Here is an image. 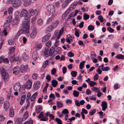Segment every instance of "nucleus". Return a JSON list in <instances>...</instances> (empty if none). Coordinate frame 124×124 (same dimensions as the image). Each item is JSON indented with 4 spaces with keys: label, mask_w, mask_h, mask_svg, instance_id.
<instances>
[{
    "label": "nucleus",
    "mask_w": 124,
    "mask_h": 124,
    "mask_svg": "<svg viewBox=\"0 0 124 124\" xmlns=\"http://www.w3.org/2000/svg\"><path fill=\"white\" fill-rule=\"evenodd\" d=\"M29 21V19H28L26 20L23 22L22 25V29L19 30L15 36L16 38H18V37L23 33L25 34L28 36L29 35V31L30 30V26L28 24Z\"/></svg>",
    "instance_id": "f257e3e1"
},
{
    "label": "nucleus",
    "mask_w": 124,
    "mask_h": 124,
    "mask_svg": "<svg viewBox=\"0 0 124 124\" xmlns=\"http://www.w3.org/2000/svg\"><path fill=\"white\" fill-rule=\"evenodd\" d=\"M55 50V48L53 46L51 47L50 50H49L48 48L46 47L45 49L44 54L46 57L50 56L54 54Z\"/></svg>",
    "instance_id": "f03ea898"
},
{
    "label": "nucleus",
    "mask_w": 124,
    "mask_h": 124,
    "mask_svg": "<svg viewBox=\"0 0 124 124\" xmlns=\"http://www.w3.org/2000/svg\"><path fill=\"white\" fill-rule=\"evenodd\" d=\"M0 73L2 75V77L4 80L8 81L9 79L8 75L5 69L2 67L0 69Z\"/></svg>",
    "instance_id": "7ed1b4c3"
},
{
    "label": "nucleus",
    "mask_w": 124,
    "mask_h": 124,
    "mask_svg": "<svg viewBox=\"0 0 124 124\" xmlns=\"http://www.w3.org/2000/svg\"><path fill=\"white\" fill-rule=\"evenodd\" d=\"M28 13L27 11L25 9H23L21 12L20 16L21 17H23L24 18L23 21L26 20L28 19H29L30 21V18L28 17Z\"/></svg>",
    "instance_id": "20e7f679"
},
{
    "label": "nucleus",
    "mask_w": 124,
    "mask_h": 124,
    "mask_svg": "<svg viewBox=\"0 0 124 124\" xmlns=\"http://www.w3.org/2000/svg\"><path fill=\"white\" fill-rule=\"evenodd\" d=\"M11 3L13 4V6L14 8L19 7L22 4L21 0H11Z\"/></svg>",
    "instance_id": "39448f33"
},
{
    "label": "nucleus",
    "mask_w": 124,
    "mask_h": 124,
    "mask_svg": "<svg viewBox=\"0 0 124 124\" xmlns=\"http://www.w3.org/2000/svg\"><path fill=\"white\" fill-rule=\"evenodd\" d=\"M46 9L52 15H54L55 13V8L54 5L52 4L48 5L46 7Z\"/></svg>",
    "instance_id": "423d86ee"
},
{
    "label": "nucleus",
    "mask_w": 124,
    "mask_h": 124,
    "mask_svg": "<svg viewBox=\"0 0 124 124\" xmlns=\"http://www.w3.org/2000/svg\"><path fill=\"white\" fill-rule=\"evenodd\" d=\"M32 85V83L31 80H29L26 82V83L23 85V87L24 88H26L27 89H29L31 88Z\"/></svg>",
    "instance_id": "0eeeda50"
},
{
    "label": "nucleus",
    "mask_w": 124,
    "mask_h": 124,
    "mask_svg": "<svg viewBox=\"0 0 124 124\" xmlns=\"http://www.w3.org/2000/svg\"><path fill=\"white\" fill-rule=\"evenodd\" d=\"M13 89L15 91L20 92L21 90V86L19 83H16L14 86Z\"/></svg>",
    "instance_id": "6e6552de"
},
{
    "label": "nucleus",
    "mask_w": 124,
    "mask_h": 124,
    "mask_svg": "<svg viewBox=\"0 0 124 124\" xmlns=\"http://www.w3.org/2000/svg\"><path fill=\"white\" fill-rule=\"evenodd\" d=\"M13 73L15 74L16 75H18L19 73L21 72L20 68L18 66L15 67L13 69Z\"/></svg>",
    "instance_id": "1a4fd4ad"
},
{
    "label": "nucleus",
    "mask_w": 124,
    "mask_h": 124,
    "mask_svg": "<svg viewBox=\"0 0 124 124\" xmlns=\"http://www.w3.org/2000/svg\"><path fill=\"white\" fill-rule=\"evenodd\" d=\"M37 30L36 28L34 27L30 34V37L31 38H34L37 34Z\"/></svg>",
    "instance_id": "9d476101"
},
{
    "label": "nucleus",
    "mask_w": 124,
    "mask_h": 124,
    "mask_svg": "<svg viewBox=\"0 0 124 124\" xmlns=\"http://www.w3.org/2000/svg\"><path fill=\"white\" fill-rule=\"evenodd\" d=\"M15 19L14 21L15 23H17L19 20V15L18 12L17 11L15 12L14 14Z\"/></svg>",
    "instance_id": "9b49d317"
},
{
    "label": "nucleus",
    "mask_w": 124,
    "mask_h": 124,
    "mask_svg": "<svg viewBox=\"0 0 124 124\" xmlns=\"http://www.w3.org/2000/svg\"><path fill=\"white\" fill-rule=\"evenodd\" d=\"M10 61L11 62H13L14 61H17L19 59V58L18 56H16L15 55L10 56L9 57Z\"/></svg>",
    "instance_id": "f8f14e48"
},
{
    "label": "nucleus",
    "mask_w": 124,
    "mask_h": 124,
    "mask_svg": "<svg viewBox=\"0 0 124 124\" xmlns=\"http://www.w3.org/2000/svg\"><path fill=\"white\" fill-rule=\"evenodd\" d=\"M28 67L27 65H21L20 68L21 72L22 73L25 72L27 70Z\"/></svg>",
    "instance_id": "ddd939ff"
},
{
    "label": "nucleus",
    "mask_w": 124,
    "mask_h": 124,
    "mask_svg": "<svg viewBox=\"0 0 124 124\" xmlns=\"http://www.w3.org/2000/svg\"><path fill=\"white\" fill-rule=\"evenodd\" d=\"M10 106V104L9 102L8 101H5L4 105V108L5 111H7Z\"/></svg>",
    "instance_id": "4468645a"
},
{
    "label": "nucleus",
    "mask_w": 124,
    "mask_h": 124,
    "mask_svg": "<svg viewBox=\"0 0 124 124\" xmlns=\"http://www.w3.org/2000/svg\"><path fill=\"white\" fill-rule=\"evenodd\" d=\"M101 103V105L102 107V110L103 111H104L107 108V104L105 101L102 102Z\"/></svg>",
    "instance_id": "2eb2a0df"
},
{
    "label": "nucleus",
    "mask_w": 124,
    "mask_h": 124,
    "mask_svg": "<svg viewBox=\"0 0 124 124\" xmlns=\"http://www.w3.org/2000/svg\"><path fill=\"white\" fill-rule=\"evenodd\" d=\"M32 57L33 59L34 60H36L38 58V55L36 51H35L33 53Z\"/></svg>",
    "instance_id": "dca6fc26"
},
{
    "label": "nucleus",
    "mask_w": 124,
    "mask_h": 124,
    "mask_svg": "<svg viewBox=\"0 0 124 124\" xmlns=\"http://www.w3.org/2000/svg\"><path fill=\"white\" fill-rule=\"evenodd\" d=\"M50 36V34L48 33L43 37L42 39V42H45L48 40Z\"/></svg>",
    "instance_id": "f3484780"
},
{
    "label": "nucleus",
    "mask_w": 124,
    "mask_h": 124,
    "mask_svg": "<svg viewBox=\"0 0 124 124\" xmlns=\"http://www.w3.org/2000/svg\"><path fill=\"white\" fill-rule=\"evenodd\" d=\"M78 4V2L77 1H75L73 3L71 4L70 6V9L72 10L73 9H74Z\"/></svg>",
    "instance_id": "a211bd4d"
},
{
    "label": "nucleus",
    "mask_w": 124,
    "mask_h": 124,
    "mask_svg": "<svg viewBox=\"0 0 124 124\" xmlns=\"http://www.w3.org/2000/svg\"><path fill=\"white\" fill-rule=\"evenodd\" d=\"M59 22L58 20H57L55 21H54L51 24V25L53 27V28H55L57 26L58 24L59 23Z\"/></svg>",
    "instance_id": "6ab92c4d"
},
{
    "label": "nucleus",
    "mask_w": 124,
    "mask_h": 124,
    "mask_svg": "<svg viewBox=\"0 0 124 124\" xmlns=\"http://www.w3.org/2000/svg\"><path fill=\"white\" fill-rule=\"evenodd\" d=\"M22 57L24 61H27L29 59V56L26 55V54L24 53L22 55Z\"/></svg>",
    "instance_id": "aec40b11"
},
{
    "label": "nucleus",
    "mask_w": 124,
    "mask_h": 124,
    "mask_svg": "<svg viewBox=\"0 0 124 124\" xmlns=\"http://www.w3.org/2000/svg\"><path fill=\"white\" fill-rule=\"evenodd\" d=\"M14 115V110L12 107L10 108L9 110V116L11 117H13Z\"/></svg>",
    "instance_id": "412c9836"
},
{
    "label": "nucleus",
    "mask_w": 124,
    "mask_h": 124,
    "mask_svg": "<svg viewBox=\"0 0 124 124\" xmlns=\"http://www.w3.org/2000/svg\"><path fill=\"white\" fill-rule=\"evenodd\" d=\"M54 15H52L51 16L47 19L46 23L47 24L50 23L51 21L54 19Z\"/></svg>",
    "instance_id": "4be33fe9"
},
{
    "label": "nucleus",
    "mask_w": 124,
    "mask_h": 124,
    "mask_svg": "<svg viewBox=\"0 0 124 124\" xmlns=\"http://www.w3.org/2000/svg\"><path fill=\"white\" fill-rule=\"evenodd\" d=\"M40 82L39 81H38L36 82L35 86L34 87V89L35 90H38L40 86Z\"/></svg>",
    "instance_id": "5701e85b"
},
{
    "label": "nucleus",
    "mask_w": 124,
    "mask_h": 124,
    "mask_svg": "<svg viewBox=\"0 0 124 124\" xmlns=\"http://www.w3.org/2000/svg\"><path fill=\"white\" fill-rule=\"evenodd\" d=\"M56 104L57 107L59 108H62L63 106L62 103L61 101H57Z\"/></svg>",
    "instance_id": "b1692460"
},
{
    "label": "nucleus",
    "mask_w": 124,
    "mask_h": 124,
    "mask_svg": "<svg viewBox=\"0 0 124 124\" xmlns=\"http://www.w3.org/2000/svg\"><path fill=\"white\" fill-rule=\"evenodd\" d=\"M52 85L54 87H55L58 85V82L55 79L53 80L52 81Z\"/></svg>",
    "instance_id": "393cba45"
},
{
    "label": "nucleus",
    "mask_w": 124,
    "mask_h": 124,
    "mask_svg": "<svg viewBox=\"0 0 124 124\" xmlns=\"http://www.w3.org/2000/svg\"><path fill=\"white\" fill-rule=\"evenodd\" d=\"M38 94L37 92H35L31 96V101H33L35 99Z\"/></svg>",
    "instance_id": "a878e982"
},
{
    "label": "nucleus",
    "mask_w": 124,
    "mask_h": 124,
    "mask_svg": "<svg viewBox=\"0 0 124 124\" xmlns=\"http://www.w3.org/2000/svg\"><path fill=\"white\" fill-rule=\"evenodd\" d=\"M24 3L25 6L27 7L31 4V0H25Z\"/></svg>",
    "instance_id": "bb28decb"
},
{
    "label": "nucleus",
    "mask_w": 124,
    "mask_h": 124,
    "mask_svg": "<svg viewBox=\"0 0 124 124\" xmlns=\"http://www.w3.org/2000/svg\"><path fill=\"white\" fill-rule=\"evenodd\" d=\"M29 14L30 16L33 15L35 14V12L32 9H30L28 11Z\"/></svg>",
    "instance_id": "cd10ccee"
},
{
    "label": "nucleus",
    "mask_w": 124,
    "mask_h": 124,
    "mask_svg": "<svg viewBox=\"0 0 124 124\" xmlns=\"http://www.w3.org/2000/svg\"><path fill=\"white\" fill-rule=\"evenodd\" d=\"M57 34H57V33H56V34L54 33V36H53V37H52V38H56V37H57L56 39V40H57V39H59L61 37V34H60V33H58V35L57 36Z\"/></svg>",
    "instance_id": "c85d7f7f"
},
{
    "label": "nucleus",
    "mask_w": 124,
    "mask_h": 124,
    "mask_svg": "<svg viewBox=\"0 0 124 124\" xmlns=\"http://www.w3.org/2000/svg\"><path fill=\"white\" fill-rule=\"evenodd\" d=\"M89 15H87L85 13L83 15V19L85 20H86L88 19L89 18Z\"/></svg>",
    "instance_id": "c756f323"
},
{
    "label": "nucleus",
    "mask_w": 124,
    "mask_h": 124,
    "mask_svg": "<svg viewBox=\"0 0 124 124\" xmlns=\"http://www.w3.org/2000/svg\"><path fill=\"white\" fill-rule=\"evenodd\" d=\"M42 108L41 107L36 108L35 110L37 114H39L42 110Z\"/></svg>",
    "instance_id": "7c9ffc66"
},
{
    "label": "nucleus",
    "mask_w": 124,
    "mask_h": 124,
    "mask_svg": "<svg viewBox=\"0 0 124 124\" xmlns=\"http://www.w3.org/2000/svg\"><path fill=\"white\" fill-rule=\"evenodd\" d=\"M116 57L118 59H124V55L121 54H118L116 56Z\"/></svg>",
    "instance_id": "2f4dec72"
},
{
    "label": "nucleus",
    "mask_w": 124,
    "mask_h": 124,
    "mask_svg": "<svg viewBox=\"0 0 124 124\" xmlns=\"http://www.w3.org/2000/svg\"><path fill=\"white\" fill-rule=\"evenodd\" d=\"M85 62V61H83L82 62H81L80 63L79 65V68L80 69H82L83 68L84 65V63Z\"/></svg>",
    "instance_id": "473e14b6"
},
{
    "label": "nucleus",
    "mask_w": 124,
    "mask_h": 124,
    "mask_svg": "<svg viewBox=\"0 0 124 124\" xmlns=\"http://www.w3.org/2000/svg\"><path fill=\"white\" fill-rule=\"evenodd\" d=\"M48 60H46L43 63V65H42V67L43 68H46L48 64Z\"/></svg>",
    "instance_id": "72a5a7b5"
},
{
    "label": "nucleus",
    "mask_w": 124,
    "mask_h": 124,
    "mask_svg": "<svg viewBox=\"0 0 124 124\" xmlns=\"http://www.w3.org/2000/svg\"><path fill=\"white\" fill-rule=\"evenodd\" d=\"M55 121L58 124H62V122L61 120L60 119L58 118H55L54 119Z\"/></svg>",
    "instance_id": "f704fd0d"
},
{
    "label": "nucleus",
    "mask_w": 124,
    "mask_h": 124,
    "mask_svg": "<svg viewBox=\"0 0 124 124\" xmlns=\"http://www.w3.org/2000/svg\"><path fill=\"white\" fill-rule=\"evenodd\" d=\"M73 94L74 96L76 97L78 96L79 93V92H78L74 90L73 91Z\"/></svg>",
    "instance_id": "c9c22d12"
},
{
    "label": "nucleus",
    "mask_w": 124,
    "mask_h": 124,
    "mask_svg": "<svg viewBox=\"0 0 124 124\" xmlns=\"http://www.w3.org/2000/svg\"><path fill=\"white\" fill-rule=\"evenodd\" d=\"M96 112V110L95 109H92L90 111L89 113L90 115L91 116L93 115Z\"/></svg>",
    "instance_id": "e433bc0d"
},
{
    "label": "nucleus",
    "mask_w": 124,
    "mask_h": 124,
    "mask_svg": "<svg viewBox=\"0 0 124 124\" xmlns=\"http://www.w3.org/2000/svg\"><path fill=\"white\" fill-rule=\"evenodd\" d=\"M33 121L31 119L28 121H26L23 124H33Z\"/></svg>",
    "instance_id": "4c0bfd02"
},
{
    "label": "nucleus",
    "mask_w": 124,
    "mask_h": 124,
    "mask_svg": "<svg viewBox=\"0 0 124 124\" xmlns=\"http://www.w3.org/2000/svg\"><path fill=\"white\" fill-rule=\"evenodd\" d=\"M94 28V27L92 25H90L88 27V29L89 31H91L93 30Z\"/></svg>",
    "instance_id": "58836bf2"
},
{
    "label": "nucleus",
    "mask_w": 124,
    "mask_h": 124,
    "mask_svg": "<svg viewBox=\"0 0 124 124\" xmlns=\"http://www.w3.org/2000/svg\"><path fill=\"white\" fill-rule=\"evenodd\" d=\"M77 74V72L74 71H72L71 72V75L74 77H75L76 76Z\"/></svg>",
    "instance_id": "ea45409f"
},
{
    "label": "nucleus",
    "mask_w": 124,
    "mask_h": 124,
    "mask_svg": "<svg viewBox=\"0 0 124 124\" xmlns=\"http://www.w3.org/2000/svg\"><path fill=\"white\" fill-rule=\"evenodd\" d=\"M70 7L67 9V10L65 11V13L63 14V15L64 16H66L70 12V10H71L70 9Z\"/></svg>",
    "instance_id": "a19ab883"
},
{
    "label": "nucleus",
    "mask_w": 124,
    "mask_h": 124,
    "mask_svg": "<svg viewBox=\"0 0 124 124\" xmlns=\"http://www.w3.org/2000/svg\"><path fill=\"white\" fill-rule=\"evenodd\" d=\"M89 84L91 87L95 85H96L97 83L93 81H91L89 82Z\"/></svg>",
    "instance_id": "79ce46f5"
},
{
    "label": "nucleus",
    "mask_w": 124,
    "mask_h": 124,
    "mask_svg": "<svg viewBox=\"0 0 124 124\" xmlns=\"http://www.w3.org/2000/svg\"><path fill=\"white\" fill-rule=\"evenodd\" d=\"M37 23L39 25H41L43 23V21L41 19H39L37 21Z\"/></svg>",
    "instance_id": "37998d69"
},
{
    "label": "nucleus",
    "mask_w": 124,
    "mask_h": 124,
    "mask_svg": "<svg viewBox=\"0 0 124 124\" xmlns=\"http://www.w3.org/2000/svg\"><path fill=\"white\" fill-rule=\"evenodd\" d=\"M53 29L54 28H53L51 25L48 26L47 28V30L49 32H51Z\"/></svg>",
    "instance_id": "c03bdc74"
},
{
    "label": "nucleus",
    "mask_w": 124,
    "mask_h": 124,
    "mask_svg": "<svg viewBox=\"0 0 124 124\" xmlns=\"http://www.w3.org/2000/svg\"><path fill=\"white\" fill-rule=\"evenodd\" d=\"M75 35L77 37H79V35L78 31L76 28H75Z\"/></svg>",
    "instance_id": "a18cd8bd"
},
{
    "label": "nucleus",
    "mask_w": 124,
    "mask_h": 124,
    "mask_svg": "<svg viewBox=\"0 0 124 124\" xmlns=\"http://www.w3.org/2000/svg\"><path fill=\"white\" fill-rule=\"evenodd\" d=\"M13 10V8L12 7H10L8 9V13L9 15H10L12 13V11Z\"/></svg>",
    "instance_id": "49530a36"
},
{
    "label": "nucleus",
    "mask_w": 124,
    "mask_h": 124,
    "mask_svg": "<svg viewBox=\"0 0 124 124\" xmlns=\"http://www.w3.org/2000/svg\"><path fill=\"white\" fill-rule=\"evenodd\" d=\"M56 72V70L55 68H53L51 71V73L52 75H54Z\"/></svg>",
    "instance_id": "de8ad7c7"
},
{
    "label": "nucleus",
    "mask_w": 124,
    "mask_h": 124,
    "mask_svg": "<svg viewBox=\"0 0 124 124\" xmlns=\"http://www.w3.org/2000/svg\"><path fill=\"white\" fill-rule=\"evenodd\" d=\"M15 48L14 47H12L9 50V54H10L11 53H13L15 51Z\"/></svg>",
    "instance_id": "09e8293b"
},
{
    "label": "nucleus",
    "mask_w": 124,
    "mask_h": 124,
    "mask_svg": "<svg viewBox=\"0 0 124 124\" xmlns=\"http://www.w3.org/2000/svg\"><path fill=\"white\" fill-rule=\"evenodd\" d=\"M42 118H41L40 120L41 121H46L48 120V118L46 116H44L42 117Z\"/></svg>",
    "instance_id": "8fccbe9b"
},
{
    "label": "nucleus",
    "mask_w": 124,
    "mask_h": 124,
    "mask_svg": "<svg viewBox=\"0 0 124 124\" xmlns=\"http://www.w3.org/2000/svg\"><path fill=\"white\" fill-rule=\"evenodd\" d=\"M51 40H49L48 42H47L46 43V46L48 47V48H49L50 47L51 45Z\"/></svg>",
    "instance_id": "3c124183"
},
{
    "label": "nucleus",
    "mask_w": 124,
    "mask_h": 124,
    "mask_svg": "<svg viewBox=\"0 0 124 124\" xmlns=\"http://www.w3.org/2000/svg\"><path fill=\"white\" fill-rule=\"evenodd\" d=\"M98 19L99 21L101 23L103 22L104 20L103 17L101 15L99 16L98 17Z\"/></svg>",
    "instance_id": "603ef678"
},
{
    "label": "nucleus",
    "mask_w": 124,
    "mask_h": 124,
    "mask_svg": "<svg viewBox=\"0 0 124 124\" xmlns=\"http://www.w3.org/2000/svg\"><path fill=\"white\" fill-rule=\"evenodd\" d=\"M14 39H9L8 41V44L10 45H11L13 44Z\"/></svg>",
    "instance_id": "864d4df0"
},
{
    "label": "nucleus",
    "mask_w": 124,
    "mask_h": 124,
    "mask_svg": "<svg viewBox=\"0 0 124 124\" xmlns=\"http://www.w3.org/2000/svg\"><path fill=\"white\" fill-rule=\"evenodd\" d=\"M28 116V113L27 111H26L24 113L23 116L24 118V119H26Z\"/></svg>",
    "instance_id": "5fc2aeb1"
},
{
    "label": "nucleus",
    "mask_w": 124,
    "mask_h": 124,
    "mask_svg": "<svg viewBox=\"0 0 124 124\" xmlns=\"http://www.w3.org/2000/svg\"><path fill=\"white\" fill-rule=\"evenodd\" d=\"M23 119L22 118H19L17 121V124H22V123Z\"/></svg>",
    "instance_id": "6e6d98bb"
},
{
    "label": "nucleus",
    "mask_w": 124,
    "mask_h": 124,
    "mask_svg": "<svg viewBox=\"0 0 124 124\" xmlns=\"http://www.w3.org/2000/svg\"><path fill=\"white\" fill-rule=\"evenodd\" d=\"M62 113L63 114H68L69 112L67 109H65L62 111Z\"/></svg>",
    "instance_id": "4d7b16f0"
},
{
    "label": "nucleus",
    "mask_w": 124,
    "mask_h": 124,
    "mask_svg": "<svg viewBox=\"0 0 124 124\" xmlns=\"http://www.w3.org/2000/svg\"><path fill=\"white\" fill-rule=\"evenodd\" d=\"M67 55L68 57H71L73 56L74 55L72 52H69L68 53Z\"/></svg>",
    "instance_id": "13d9d810"
},
{
    "label": "nucleus",
    "mask_w": 124,
    "mask_h": 124,
    "mask_svg": "<svg viewBox=\"0 0 124 124\" xmlns=\"http://www.w3.org/2000/svg\"><path fill=\"white\" fill-rule=\"evenodd\" d=\"M46 85L45 86V87H44V88L43 90V92H45V91H46H46L47 90V88L49 84L48 83H46Z\"/></svg>",
    "instance_id": "bf43d9fd"
},
{
    "label": "nucleus",
    "mask_w": 124,
    "mask_h": 124,
    "mask_svg": "<svg viewBox=\"0 0 124 124\" xmlns=\"http://www.w3.org/2000/svg\"><path fill=\"white\" fill-rule=\"evenodd\" d=\"M107 30L111 33L113 32L114 31V30L110 27H108Z\"/></svg>",
    "instance_id": "052dcab7"
},
{
    "label": "nucleus",
    "mask_w": 124,
    "mask_h": 124,
    "mask_svg": "<svg viewBox=\"0 0 124 124\" xmlns=\"http://www.w3.org/2000/svg\"><path fill=\"white\" fill-rule=\"evenodd\" d=\"M61 48L60 47H58L56 49V51L58 53V54H60L61 53Z\"/></svg>",
    "instance_id": "680f3d73"
},
{
    "label": "nucleus",
    "mask_w": 124,
    "mask_h": 124,
    "mask_svg": "<svg viewBox=\"0 0 124 124\" xmlns=\"http://www.w3.org/2000/svg\"><path fill=\"white\" fill-rule=\"evenodd\" d=\"M84 22L83 21H82L80 23L79 25H78L77 26H79V28H82L84 26Z\"/></svg>",
    "instance_id": "e2e57ef3"
},
{
    "label": "nucleus",
    "mask_w": 124,
    "mask_h": 124,
    "mask_svg": "<svg viewBox=\"0 0 124 124\" xmlns=\"http://www.w3.org/2000/svg\"><path fill=\"white\" fill-rule=\"evenodd\" d=\"M41 47L42 46L41 44H40L39 45H38L36 46V50H39L41 48Z\"/></svg>",
    "instance_id": "0e129e2a"
},
{
    "label": "nucleus",
    "mask_w": 124,
    "mask_h": 124,
    "mask_svg": "<svg viewBox=\"0 0 124 124\" xmlns=\"http://www.w3.org/2000/svg\"><path fill=\"white\" fill-rule=\"evenodd\" d=\"M91 91L89 89H87L86 90V94L88 95L91 94Z\"/></svg>",
    "instance_id": "69168bd1"
},
{
    "label": "nucleus",
    "mask_w": 124,
    "mask_h": 124,
    "mask_svg": "<svg viewBox=\"0 0 124 124\" xmlns=\"http://www.w3.org/2000/svg\"><path fill=\"white\" fill-rule=\"evenodd\" d=\"M119 44L118 43H115L114 44V47L115 48H117L119 46Z\"/></svg>",
    "instance_id": "338daca9"
},
{
    "label": "nucleus",
    "mask_w": 124,
    "mask_h": 124,
    "mask_svg": "<svg viewBox=\"0 0 124 124\" xmlns=\"http://www.w3.org/2000/svg\"><path fill=\"white\" fill-rule=\"evenodd\" d=\"M37 75L36 73H34L33 74L32 77L34 79H37Z\"/></svg>",
    "instance_id": "774afa93"
}]
</instances>
